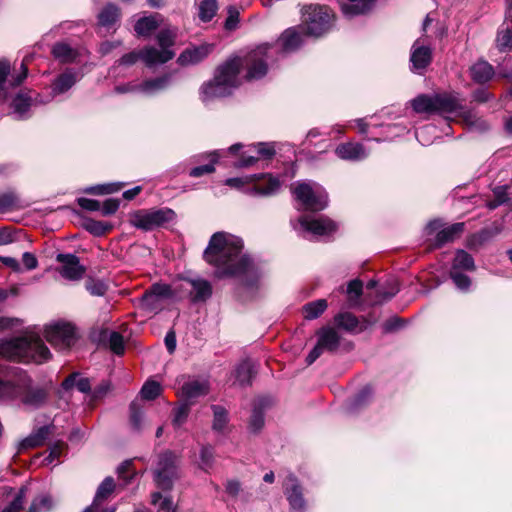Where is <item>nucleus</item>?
I'll use <instances>...</instances> for the list:
<instances>
[{
	"label": "nucleus",
	"mask_w": 512,
	"mask_h": 512,
	"mask_svg": "<svg viewBox=\"0 0 512 512\" xmlns=\"http://www.w3.org/2000/svg\"><path fill=\"white\" fill-rule=\"evenodd\" d=\"M56 261L61 264L59 273L65 279L77 281L85 274V267L80 264L79 258L74 254L60 253L56 256Z\"/></svg>",
	"instance_id": "13"
},
{
	"label": "nucleus",
	"mask_w": 512,
	"mask_h": 512,
	"mask_svg": "<svg viewBox=\"0 0 512 512\" xmlns=\"http://www.w3.org/2000/svg\"><path fill=\"white\" fill-rule=\"evenodd\" d=\"M143 415L137 402L130 404V423L133 429L140 430L142 426Z\"/></svg>",
	"instance_id": "53"
},
{
	"label": "nucleus",
	"mask_w": 512,
	"mask_h": 512,
	"mask_svg": "<svg viewBox=\"0 0 512 512\" xmlns=\"http://www.w3.org/2000/svg\"><path fill=\"white\" fill-rule=\"evenodd\" d=\"M115 482L112 477H106L99 485L94 500L90 506H94L97 509L98 505H101L114 491Z\"/></svg>",
	"instance_id": "32"
},
{
	"label": "nucleus",
	"mask_w": 512,
	"mask_h": 512,
	"mask_svg": "<svg viewBox=\"0 0 512 512\" xmlns=\"http://www.w3.org/2000/svg\"><path fill=\"white\" fill-rule=\"evenodd\" d=\"M334 321L339 328L346 331H355L358 327L356 316L349 312L339 313L334 317Z\"/></svg>",
	"instance_id": "42"
},
{
	"label": "nucleus",
	"mask_w": 512,
	"mask_h": 512,
	"mask_svg": "<svg viewBox=\"0 0 512 512\" xmlns=\"http://www.w3.org/2000/svg\"><path fill=\"white\" fill-rule=\"evenodd\" d=\"M278 50L277 45L264 43L248 52L243 59L238 56L227 59L217 67L213 80L202 85V101L208 102L229 95L232 89L240 85L239 73L242 66L246 67L248 80L265 76L268 64L275 60Z\"/></svg>",
	"instance_id": "1"
},
{
	"label": "nucleus",
	"mask_w": 512,
	"mask_h": 512,
	"mask_svg": "<svg viewBox=\"0 0 512 512\" xmlns=\"http://www.w3.org/2000/svg\"><path fill=\"white\" fill-rule=\"evenodd\" d=\"M302 42L301 34L295 28L285 30L277 41L283 51H293L297 49Z\"/></svg>",
	"instance_id": "28"
},
{
	"label": "nucleus",
	"mask_w": 512,
	"mask_h": 512,
	"mask_svg": "<svg viewBox=\"0 0 512 512\" xmlns=\"http://www.w3.org/2000/svg\"><path fill=\"white\" fill-rule=\"evenodd\" d=\"M161 393V386L156 381H147L141 391V397L146 400H154Z\"/></svg>",
	"instance_id": "49"
},
{
	"label": "nucleus",
	"mask_w": 512,
	"mask_h": 512,
	"mask_svg": "<svg viewBox=\"0 0 512 512\" xmlns=\"http://www.w3.org/2000/svg\"><path fill=\"white\" fill-rule=\"evenodd\" d=\"M99 340L106 343L116 355H122L125 351L124 338L119 332L103 330Z\"/></svg>",
	"instance_id": "26"
},
{
	"label": "nucleus",
	"mask_w": 512,
	"mask_h": 512,
	"mask_svg": "<svg viewBox=\"0 0 512 512\" xmlns=\"http://www.w3.org/2000/svg\"><path fill=\"white\" fill-rule=\"evenodd\" d=\"M301 226L308 232L316 236L330 235L336 231L337 225L330 219L324 217H302L300 218Z\"/></svg>",
	"instance_id": "16"
},
{
	"label": "nucleus",
	"mask_w": 512,
	"mask_h": 512,
	"mask_svg": "<svg viewBox=\"0 0 512 512\" xmlns=\"http://www.w3.org/2000/svg\"><path fill=\"white\" fill-rule=\"evenodd\" d=\"M15 381L3 382L0 380V399H15Z\"/></svg>",
	"instance_id": "57"
},
{
	"label": "nucleus",
	"mask_w": 512,
	"mask_h": 512,
	"mask_svg": "<svg viewBox=\"0 0 512 512\" xmlns=\"http://www.w3.org/2000/svg\"><path fill=\"white\" fill-rule=\"evenodd\" d=\"M256 373L254 364L245 360L241 362L235 370V377L241 386L249 385L252 377Z\"/></svg>",
	"instance_id": "30"
},
{
	"label": "nucleus",
	"mask_w": 512,
	"mask_h": 512,
	"mask_svg": "<svg viewBox=\"0 0 512 512\" xmlns=\"http://www.w3.org/2000/svg\"><path fill=\"white\" fill-rule=\"evenodd\" d=\"M211 156H212V159H211L210 163L191 169V171L189 173L190 176L196 178V177H201L205 174H210V173L214 172L215 171L214 164L217 162V157H216L215 153L211 154Z\"/></svg>",
	"instance_id": "54"
},
{
	"label": "nucleus",
	"mask_w": 512,
	"mask_h": 512,
	"mask_svg": "<svg viewBox=\"0 0 512 512\" xmlns=\"http://www.w3.org/2000/svg\"><path fill=\"white\" fill-rule=\"evenodd\" d=\"M76 80V75L73 72H64L53 82L52 90L56 94L64 93L76 83Z\"/></svg>",
	"instance_id": "37"
},
{
	"label": "nucleus",
	"mask_w": 512,
	"mask_h": 512,
	"mask_svg": "<svg viewBox=\"0 0 512 512\" xmlns=\"http://www.w3.org/2000/svg\"><path fill=\"white\" fill-rule=\"evenodd\" d=\"M212 410L214 416L212 428L214 431L222 432L228 423V413L219 405H213Z\"/></svg>",
	"instance_id": "44"
},
{
	"label": "nucleus",
	"mask_w": 512,
	"mask_h": 512,
	"mask_svg": "<svg viewBox=\"0 0 512 512\" xmlns=\"http://www.w3.org/2000/svg\"><path fill=\"white\" fill-rule=\"evenodd\" d=\"M295 198L300 201L306 209L322 210L327 206V195L317 184L298 183L292 190Z\"/></svg>",
	"instance_id": "7"
},
{
	"label": "nucleus",
	"mask_w": 512,
	"mask_h": 512,
	"mask_svg": "<svg viewBox=\"0 0 512 512\" xmlns=\"http://www.w3.org/2000/svg\"><path fill=\"white\" fill-rule=\"evenodd\" d=\"M416 42L412 47L410 61L413 70H424L431 62V50L427 46H418Z\"/></svg>",
	"instance_id": "22"
},
{
	"label": "nucleus",
	"mask_w": 512,
	"mask_h": 512,
	"mask_svg": "<svg viewBox=\"0 0 512 512\" xmlns=\"http://www.w3.org/2000/svg\"><path fill=\"white\" fill-rule=\"evenodd\" d=\"M264 426V415L263 412L257 407L254 408L250 421L249 430L253 433L259 432Z\"/></svg>",
	"instance_id": "52"
},
{
	"label": "nucleus",
	"mask_w": 512,
	"mask_h": 512,
	"mask_svg": "<svg viewBox=\"0 0 512 512\" xmlns=\"http://www.w3.org/2000/svg\"><path fill=\"white\" fill-rule=\"evenodd\" d=\"M214 462V451L211 446H203L200 451V463L199 467L204 470L205 472H208Z\"/></svg>",
	"instance_id": "50"
},
{
	"label": "nucleus",
	"mask_w": 512,
	"mask_h": 512,
	"mask_svg": "<svg viewBox=\"0 0 512 512\" xmlns=\"http://www.w3.org/2000/svg\"><path fill=\"white\" fill-rule=\"evenodd\" d=\"M45 337L55 348L68 349L76 341L75 327L70 323L57 322L46 327Z\"/></svg>",
	"instance_id": "10"
},
{
	"label": "nucleus",
	"mask_w": 512,
	"mask_h": 512,
	"mask_svg": "<svg viewBox=\"0 0 512 512\" xmlns=\"http://www.w3.org/2000/svg\"><path fill=\"white\" fill-rule=\"evenodd\" d=\"M470 74L473 81L483 84L492 79L494 75L493 67L486 61H478L470 68Z\"/></svg>",
	"instance_id": "29"
},
{
	"label": "nucleus",
	"mask_w": 512,
	"mask_h": 512,
	"mask_svg": "<svg viewBox=\"0 0 512 512\" xmlns=\"http://www.w3.org/2000/svg\"><path fill=\"white\" fill-rule=\"evenodd\" d=\"M190 404L184 402L174 411L173 424L174 426L180 427L187 419L190 411Z\"/></svg>",
	"instance_id": "55"
},
{
	"label": "nucleus",
	"mask_w": 512,
	"mask_h": 512,
	"mask_svg": "<svg viewBox=\"0 0 512 512\" xmlns=\"http://www.w3.org/2000/svg\"><path fill=\"white\" fill-rule=\"evenodd\" d=\"M464 231V223L459 222L452 224L437 232L435 237V245L441 247L442 245L454 241Z\"/></svg>",
	"instance_id": "27"
},
{
	"label": "nucleus",
	"mask_w": 512,
	"mask_h": 512,
	"mask_svg": "<svg viewBox=\"0 0 512 512\" xmlns=\"http://www.w3.org/2000/svg\"><path fill=\"white\" fill-rule=\"evenodd\" d=\"M177 459L172 452H164L159 456L154 479L159 488L170 490L177 478Z\"/></svg>",
	"instance_id": "9"
},
{
	"label": "nucleus",
	"mask_w": 512,
	"mask_h": 512,
	"mask_svg": "<svg viewBox=\"0 0 512 512\" xmlns=\"http://www.w3.org/2000/svg\"><path fill=\"white\" fill-rule=\"evenodd\" d=\"M436 114L455 115L461 118L470 128L485 130L487 123L478 118L475 112L463 105V100L456 93L436 94Z\"/></svg>",
	"instance_id": "4"
},
{
	"label": "nucleus",
	"mask_w": 512,
	"mask_h": 512,
	"mask_svg": "<svg viewBox=\"0 0 512 512\" xmlns=\"http://www.w3.org/2000/svg\"><path fill=\"white\" fill-rule=\"evenodd\" d=\"M86 288L92 295H96V296H102V295H104V293L106 291L105 285L99 281L98 282H94V281L87 282Z\"/></svg>",
	"instance_id": "64"
},
{
	"label": "nucleus",
	"mask_w": 512,
	"mask_h": 512,
	"mask_svg": "<svg viewBox=\"0 0 512 512\" xmlns=\"http://www.w3.org/2000/svg\"><path fill=\"white\" fill-rule=\"evenodd\" d=\"M213 50L212 44H201L185 49L178 57L180 65H194L205 59Z\"/></svg>",
	"instance_id": "18"
},
{
	"label": "nucleus",
	"mask_w": 512,
	"mask_h": 512,
	"mask_svg": "<svg viewBox=\"0 0 512 512\" xmlns=\"http://www.w3.org/2000/svg\"><path fill=\"white\" fill-rule=\"evenodd\" d=\"M228 17L225 21V28L227 30H234L239 21V12L235 7H229L228 9Z\"/></svg>",
	"instance_id": "60"
},
{
	"label": "nucleus",
	"mask_w": 512,
	"mask_h": 512,
	"mask_svg": "<svg viewBox=\"0 0 512 512\" xmlns=\"http://www.w3.org/2000/svg\"><path fill=\"white\" fill-rule=\"evenodd\" d=\"M78 204L81 208L87 211H98L101 208L99 201L89 198H79Z\"/></svg>",
	"instance_id": "62"
},
{
	"label": "nucleus",
	"mask_w": 512,
	"mask_h": 512,
	"mask_svg": "<svg viewBox=\"0 0 512 512\" xmlns=\"http://www.w3.org/2000/svg\"><path fill=\"white\" fill-rule=\"evenodd\" d=\"M318 341L306 358L308 365L315 362L324 351L335 352L340 345V335L335 328L323 327L317 332Z\"/></svg>",
	"instance_id": "11"
},
{
	"label": "nucleus",
	"mask_w": 512,
	"mask_h": 512,
	"mask_svg": "<svg viewBox=\"0 0 512 512\" xmlns=\"http://www.w3.org/2000/svg\"><path fill=\"white\" fill-rule=\"evenodd\" d=\"M52 54L56 59L63 63L72 62L77 56V52L73 48L62 42L56 43L53 46Z\"/></svg>",
	"instance_id": "39"
},
{
	"label": "nucleus",
	"mask_w": 512,
	"mask_h": 512,
	"mask_svg": "<svg viewBox=\"0 0 512 512\" xmlns=\"http://www.w3.org/2000/svg\"><path fill=\"white\" fill-rule=\"evenodd\" d=\"M162 18L159 14L140 18L134 26L138 36L148 37L161 26Z\"/></svg>",
	"instance_id": "24"
},
{
	"label": "nucleus",
	"mask_w": 512,
	"mask_h": 512,
	"mask_svg": "<svg viewBox=\"0 0 512 512\" xmlns=\"http://www.w3.org/2000/svg\"><path fill=\"white\" fill-rule=\"evenodd\" d=\"M242 240L226 232H216L204 251V260L216 268L217 277L256 274L252 260L242 253Z\"/></svg>",
	"instance_id": "2"
},
{
	"label": "nucleus",
	"mask_w": 512,
	"mask_h": 512,
	"mask_svg": "<svg viewBox=\"0 0 512 512\" xmlns=\"http://www.w3.org/2000/svg\"><path fill=\"white\" fill-rule=\"evenodd\" d=\"M120 11L113 4L106 5L98 15L99 24L104 27H111L118 21Z\"/></svg>",
	"instance_id": "38"
},
{
	"label": "nucleus",
	"mask_w": 512,
	"mask_h": 512,
	"mask_svg": "<svg viewBox=\"0 0 512 512\" xmlns=\"http://www.w3.org/2000/svg\"><path fill=\"white\" fill-rule=\"evenodd\" d=\"M27 493L28 486H21L14 499L2 510V512H20L24 507Z\"/></svg>",
	"instance_id": "45"
},
{
	"label": "nucleus",
	"mask_w": 512,
	"mask_h": 512,
	"mask_svg": "<svg viewBox=\"0 0 512 512\" xmlns=\"http://www.w3.org/2000/svg\"><path fill=\"white\" fill-rule=\"evenodd\" d=\"M327 306L325 299L309 302L303 306L304 316L308 320L316 319L327 309Z\"/></svg>",
	"instance_id": "40"
},
{
	"label": "nucleus",
	"mask_w": 512,
	"mask_h": 512,
	"mask_svg": "<svg viewBox=\"0 0 512 512\" xmlns=\"http://www.w3.org/2000/svg\"><path fill=\"white\" fill-rule=\"evenodd\" d=\"M48 392L45 388L32 386L31 379L26 375L16 379L15 399L30 408H37L43 405L47 399Z\"/></svg>",
	"instance_id": "6"
},
{
	"label": "nucleus",
	"mask_w": 512,
	"mask_h": 512,
	"mask_svg": "<svg viewBox=\"0 0 512 512\" xmlns=\"http://www.w3.org/2000/svg\"><path fill=\"white\" fill-rule=\"evenodd\" d=\"M176 290L171 285L164 283H155L150 289L146 291V299L157 298L158 300L164 298H172L175 296Z\"/></svg>",
	"instance_id": "35"
},
{
	"label": "nucleus",
	"mask_w": 512,
	"mask_h": 512,
	"mask_svg": "<svg viewBox=\"0 0 512 512\" xmlns=\"http://www.w3.org/2000/svg\"><path fill=\"white\" fill-rule=\"evenodd\" d=\"M119 208V201L116 199L109 198L104 201L101 205V212L103 215L108 216L114 214Z\"/></svg>",
	"instance_id": "61"
},
{
	"label": "nucleus",
	"mask_w": 512,
	"mask_h": 512,
	"mask_svg": "<svg viewBox=\"0 0 512 512\" xmlns=\"http://www.w3.org/2000/svg\"><path fill=\"white\" fill-rule=\"evenodd\" d=\"M451 270L474 271L475 263L473 257L465 250H457L453 259Z\"/></svg>",
	"instance_id": "31"
},
{
	"label": "nucleus",
	"mask_w": 512,
	"mask_h": 512,
	"mask_svg": "<svg viewBox=\"0 0 512 512\" xmlns=\"http://www.w3.org/2000/svg\"><path fill=\"white\" fill-rule=\"evenodd\" d=\"M362 282L360 280H352L349 282L347 287V293L352 299L353 297L359 298L362 294Z\"/></svg>",
	"instance_id": "63"
},
{
	"label": "nucleus",
	"mask_w": 512,
	"mask_h": 512,
	"mask_svg": "<svg viewBox=\"0 0 512 512\" xmlns=\"http://www.w3.org/2000/svg\"><path fill=\"white\" fill-rule=\"evenodd\" d=\"M177 37V29L176 28H164L159 31L156 38L160 48L170 49L175 44V40Z\"/></svg>",
	"instance_id": "43"
},
{
	"label": "nucleus",
	"mask_w": 512,
	"mask_h": 512,
	"mask_svg": "<svg viewBox=\"0 0 512 512\" xmlns=\"http://www.w3.org/2000/svg\"><path fill=\"white\" fill-rule=\"evenodd\" d=\"M335 154L343 160L359 161L367 157L364 146L356 142L340 144L335 149Z\"/></svg>",
	"instance_id": "19"
},
{
	"label": "nucleus",
	"mask_w": 512,
	"mask_h": 512,
	"mask_svg": "<svg viewBox=\"0 0 512 512\" xmlns=\"http://www.w3.org/2000/svg\"><path fill=\"white\" fill-rule=\"evenodd\" d=\"M174 217V211L168 208L141 210L131 216V224L142 230H152L172 221Z\"/></svg>",
	"instance_id": "8"
},
{
	"label": "nucleus",
	"mask_w": 512,
	"mask_h": 512,
	"mask_svg": "<svg viewBox=\"0 0 512 512\" xmlns=\"http://www.w3.org/2000/svg\"><path fill=\"white\" fill-rule=\"evenodd\" d=\"M257 180L254 190L260 195H270L275 193L280 187V181L271 175H253L245 178H229L226 184L231 187H240L244 183Z\"/></svg>",
	"instance_id": "12"
},
{
	"label": "nucleus",
	"mask_w": 512,
	"mask_h": 512,
	"mask_svg": "<svg viewBox=\"0 0 512 512\" xmlns=\"http://www.w3.org/2000/svg\"><path fill=\"white\" fill-rule=\"evenodd\" d=\"M303 23L309 35L319 37L333 25L334 14L327 6L311 4L302 9Z\"/></svg>",
	"instance_id": "5"
},
{
	"label": "nucleus",
	"mask_w": 512,
	"mask_h": 512,
	"mask_svg": "<svg viewBox=\"0 0 512 512\" xmlns=\"http://www.w3.org/2000/svg\"><path fill=\"white\" fill-rule=\"evenodd\" d=\"M375 3L376 0H348L342 5V11L349 17L365 15L374 8Z\"/></svg>",
	"instance_id": "21"
},
{
	"label": "nucleus",
	"mask_w": 512,
	"mask_h": 512,
	"mask_svg": "<svg viewBox=\"0 0 512 512\" xmlns=\"http://www.w3.org/2000/svg\"><path fill=\"white\" fill-rule=\"evenodd\" d=\"M185 283L191 287L190 298L194 303L204 302L212 295V286L205 279H188Z\"/></svg>",
	"instance_id": "20"
},
{
	"label": "nucleus",
	"mask_w": 512,
	"mask_h": 512,
	"mask_svg": "<svg viewBox=\"0 0 512 512\" xmlns=\"http://www.w3.org/2000/svg\"><path fill=\"white\" fill-rule=\"evenodd\" d=\"M501 232V228L498 226H493L491 228L482 229L475 238L478 239L479 242H485L496 236Z\"/></svg>",
	"instance_id": "59"
},
{
	"label": "nucleus",
	"mask_w": 512,
	"mask_h": 512,
	"mask_svg": "<svg viewBox=\"0 0 512 512\" xmlns=\"http://www.w3.org/2000/svg\"><path fill=\"white\" fill-rule=\"evenodd\" d=\"M209 393V383L206 380L190 379L183 383L178 396L183 402L192 405L196 399Z\"/></svg>",
	"instance_id": "15"
},
{
	"label": "nucleus",
	"mask_w": 512,
	"mask_h": 512,
	"mask_svg": "<svg viewBox=\"0 0 512 512\" xmlns=\"http://www.w3.org/2000/svg\"><path fill=\"white\" fill-rule=\"evenodd\" d=\"M19 199L14 192H4L0 194V213L9 211L18 207Z\"/></svg>",
	"instance_id": "48"
},
{
	"label": "nucleus",
	"mask_w": 512,
	"mask_h": 512,
	"mask_svg": "<svg viewBox=\"0 0 512 512\" xmlns=\"http://www.w3.org/2000/svg\"><path fill=\"white\" fill-rule=\"evenodd\" d=\"M152 504L158 506L157 512H173L172 500L168 497H163L161 493L155 492L152 494Z\"/></svg>",
	"instance_id": "51"
},
{
	"label": "nucleus",
	"mask_w": 512,
	"mask_h": 512,
	"mask_svg": "<svg viewBox=\"0 0 512 512\" xmlns=\"http://www.w3.org/2000/svg\"><path fill=\"white\" fill-rule=\"evenodd\" d=\"M84 227L87 231L95 236H101L111 230L112 226L108 223L88 219L84 223Z\"/></svg>",
	"instance_id": "47"
},
{
	"label": "nucleus",
	"mask_w": 512,
	"mask_h": 512,
	"mask_svg": "<svg viewBox=\"0 0 512 512\" xmlns=\"http://www.w3.org/2000/svg\"><path fill=\"white\" fill-rule=\"evenodd\" d=\"M450 277L460 290L466 291L470 287L471 279L467 275L451 270Z\"/></svg>",
	"instance_id": "56"
},
{
	"label": "nucleus",
	"mask_w": 512,
	"mask_h": 512,
	"mask_svg": "<svg viewBox=\"0 0 512 512\" xmlns=\"http://www.w3.org/2000/svg\"><path fill=\"white\" fill-rule=\"evenodd\" d=\"M50 434L49 427L39 428L35 433L31 434L21 442L22 449H30L42 446Z\"/></svg>",
	"instance_id": "33"
},
{
	"label": "nucleus",
	"mask_w": 512,
	"mask_h": 512,
	"mask_svg": "<svg viewBox=\"0 0 512 512\" xmlns=\"http://www.w3.org/2000/svg\"><path fill=\"white\" fill-rule=\"evenodd\" d=\"M31 106V97L24 93H19L12 101V108L15 114L22 118L23 115L29 110Z\"/></svg>",
	"instance_id": "46"
},
{
	"label": "nucleus",
	"mask_w": 512,
	"mask_h": 512,
	"mask_svg": "<svg viewBox=\"0 0 512 512\" xmlns=\"http://www.w3.org/2000/svg\"><path fill=\"white\" fill-rule=\"evenodd\" d=\"M171 83V75L166 74L154 79L143 81L138 89L145 95H154L160 91L165 90Z\"/></svg>",
	"instance_id": "23"
},
{
	"label": "nucleus",
	"mask_w": 512,
	"mask_h": 512,
	"mask_svg": "<svg viewBox=\"0 0 512 512\" xmlns=\"http://www.w3.org/2000/svg\"><path fill=\"white\" fill-rule=\"evenodd\" d=\"M284 493L290 505V512H304L306 502L297 478L289 474L284 481Z\"/></svg>",
	"instance_id": "14"
},
{
	"label": "nucleus",
	"mask_w": 512,
	"mask_h": 512,
	"mask_svg": "<svg viewBox=\"0 0 512 512\" xmlns=\"http://www.w3.org/2000/svg\"><path fill=\"white\" fill-rule=\"evenodd\" d=\"M411 105L418 114H436V94H420L411 100Z\"/></svg>",
	"instance_id": "25"
},
{
	"label": "nucleus",
	"mask_w": 512,
	"mask_h": 512,
	"mask_svg": "<svg viewBox=\"0 0 512 512\" xmlns=\"http://www.w3.org/2000/svg\"><path fill=\"white\" fill-rule=\"evenodd\" d=\"M55 506L49 494H40L33 498L27 512H51Z\"/></svg>",
	"instance_id": "34"
},
{
	"label": "nucleus",
	"mask_w": 512,
	"mask_h": 512,
	"mask_svg": "<svg viewBox=\"0 0 512 512\" xmlns=\"http://www.w3.org/2000/svg\"><path fill=\"white\" fill-rule=\"evenodd\" d=\"M259 157L270 159L275 155L274 147L269 143H258L254 146Z\"/></svg>",
	"instance_id": "58"
},
{
	"label": "nucleus",
	"mask_w": 512,
	"mask_h": 512,
	"mask_svg": "<svg viewBox=\"0 0 512 512\" xmlns=\"http://www.w3.org/2000/svg\"><path fill=\"white\" fill-rule=\"evenodd\" d=\"M175 56V52L171 49H157L153 46H146L140 51V59L148 67L164 64Z\"/></svg>",
	"instance_id": "17"
},
{
	"label": "nucleus",
	"mask_w": 512,
	"mask_h": 512,
	"mask_svg": "<svg viewBox=\"0 0 512 512\" xmlns=\"http://www.w3.org/2000/svg\"><path fill=\"white\" fill-rule=\"evenodd\" d=\"M496 46L501 52L512 50V26L510 24H503L498 31Z\"/></svg>",
	"instance_id": "36"
},
{
	"label": "nucleus",
	"mask_w": 512,
	"mask_h": 512,
	"mask_svg": "<svg viewBox=\"0 0 512 512\" xmlns=\"http://www.w3.org/2000/svg\"><path fill=\"white\" fill-rule=\"evenodd\" d=\"M0 354L12 360L42 363L51 357V353L41 338L35 334L0 342Z\"/></svg>",
	"instance_id": "3"
},
{
	"label": "nucleus",
	"mask_w": 512,
	"mask_h": 512,
	"mask_svg": "<svg viewBox=\"0 0 512 512\" xmlns=\"http://www.w3.org/2000/svg\"><path fill=\"white\" fill-rule=\"evenodd\" d=\"M199 6V18L203 22L210 21L217 11V1L216 0H196Z\"/></svg>",
	"instance_id": "41"
}]
</instances>
